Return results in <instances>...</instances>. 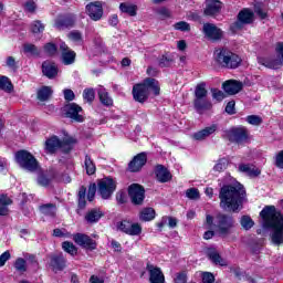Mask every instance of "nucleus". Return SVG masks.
<instances>
[{
    "instance_id": "423d86ee",
    "label": "nucleus",
    "mask_w": 283,
    "mask_h": 283,
    "mask_svg": "<svg viewBox=\"0 0 283 283\" xmlns=\"http://www.w3.org/2000/svg\"><path fill=\"white\" fill-rule=\"evenodd\" d=\"M15 161L22 169L34 174V171H39V160L32 156V154L28 150H19L15 153Z\"/></svg>"
},
{
    "instance_id": "cd10ccee",
    "label": "nucleus",
    "mask_w": 283,
    "mask_h": 283,
    "mask_svg": "<svg viewBox=\"0 0 283 283\" xmlns=\"http://www.w3.org/2000/svg\"><path fill=\"white\" fill-rule=\"evenodd\" d=\"M65 256L63 254H56L51 256V263L53 271H63L65 269Z\"/></svg>"
},
{
    "instance_id": "338daca9",
    "label": "nucleus",
    "mask_w": 283,
    "mask_h": 283,
    "mask_svg": "<svg viewBox=\"0 0 283 283\" xmlns=\"http://www.w3.org/2000/svg\"><path fill=\"white\" fill-rule=\"evenodd\" d=\"M63 94H64L65 101H74V98H75L74 91H72L70 88L64 90Z\"/></svg>"
},
{
    "instance_id": "9d476101",
    "label": "nucleus",
    "mask_w": 283,
    "mask_h": 283,
    "mask_svg": "<svg viewBox=\"0 0 283 283\" xmlns=\"http://www.w3.org/2000/svg\"><path fill=\"white\" fill-rule=\"evenodd\" d=\"M73 240L75 244L82 247V249H86V251H96V247L98 245L95 240L84 233L74 234Z\"/></svg>"
},
{
    "instance_id": "a19ab883",
    "label": "nucleus",
    "mask_w": 283,
    "mask_h": 283,
    "mask_svg": "<svg viewBox=\"0 0 283 283\" xmlns=\"http://www.w3.org/2000/svg\"><path fill=\"white\" fill-rule=\"evenodd\" d=\"M240 224L242 229H244V231H250V229H253L255 222L253 221V219H251V217L242 216L240 219Z\"/></svg>"
},
{
    "instance_id": "864d4df0",
    "label": "nucleus",
    "mask_w": 283,
    "mask_h": 283,
    "mask_svg": "<svg viewBox=\"0 0 283 283\" xmlns=\"http://www.w3.org/2000/svg\"><path fill=\"white\" fill-rule=\"evenodd\" d=\"M210 92L212 94V98L218 103L224 101V93L222 91L218 88H211Z\"/></svg>"
},
{
    "instance_id": "412c9836",
    "label": "nucleus",
    "mask_w": 283,
    "mask_h": 283,
    "mask_svg": "<svg viewBox=\"0 0 283 283\" xmlns=\"http://www.w3.org/2000/svg\"><path fill=\"white\" fill-rule=\"evenodd\" d=\"M220 10H222V2L219 0H208L203 14L206 17H216V14H220Z\"/></svg>"
},
{
    "instance_id": "4be33fe9",
    "label": "nucleus",
    "mask_w": 283,
    "mask_h": 283,
    "mask_svg": "<svg viewBox=\"0 0 283 283\" xmlns=\"http://www.w3.org/2000/svg\"><path fill=\"white\" fill-rule=\"evenodd\" d=\"M42 74L46 76V78H56L59 75V66L52 61H44L42 63Z\"/></svg>"
},
{
    "instance_id": "a18cd8bd",
    "label": "nucleus",
    "mask_w": 283,
    "mask_h": 283,
    "mask_svg": "<svg viewBox=\"0 0 283 283\" xmlns=\"http://www.w3.org/2000/svg\"><path fill=\"white\" fill-rule=\"evenodd\" d=\"M227 167H229V160L227 158H221L214 165L213 171H217L218 174H220L224 171Z\"/></svg>"
},
{
    "instance_id": "5701e85b",
    "label": "nucleus",
    "mask_w": 283,
    "mask_h": 283,
    "mask_svg": "<svg viewBox=\"0 0 283 283\" xmlns=\"http://www.w3.org/2000/svg\"><path fill=\"white\" fill-rule=\"evenodd\" d=\"M222 87L226 94L233 96L234 94H239V92H242L243 85L239 81L230 80L223 83Z\"/></svg>"
},
{
    "instance_id": "79ce46f5",
    "label": "nucleus",
    "mask_w": 283,
    "mask_h": 283,
    "mask_svg": "<svg viewBox=\"0 0 283 283\" xmlns=\"http://www.w3.org/2000/svg\"><path fill=\"white\" fill-rule=\"evenodd\" d=\"M62 249L70 255H76V253H78V249H76V245H74V243L70 241H64L62 243Z\"/></svg>"
},
{
    "instance_id": "c756f323",
    "label": "nucleus",
    "mask_w": 283,
    "mask_h": 283,
    "mask_svg": "<svg viewBox=\"0 0 283 283\" xmlns=\"http://www.w3.org/2000/svg\"><path fill=\"white\" fill-rule=\"evenodd\" d=\"M97 94L102 105H105L106 107H111V105H114V99H112L109 93H107V90H105V87L99 86L97 88Z\"/></svg>"
},
{
    "instance_id": "de8ad7c7",
    "label": "nucleus",
    "mask_w": 283,
    "mask_h": 283,
    "mask_svg": "<svg viewBox=\"0 0 283 283\" xmlns=\"http://www.w3.org/2000/svg\"><path fill=\"white\" fill-rule=\"evenodd\" d=\"M186 197H188L189 200H199L200 199V191L198 188H190L186 190Z\"/></svg>"
},
{
    "instance_id": "473e14b6",
    "label": "nucleus",
    "mask_w": 283,
    "mask_h": 283,
    "mask_svg": "<svg viewBox=\"0 0 283 283\" xmlns=\"http://www.w3.org/2000/svg\"><path fill=\"white\" fill-rule=\"evenodd\" d=\"M103 216V212L98 209H92L91 211H88L85 216V220L86 222H88L90 224H94L96 222H98V220H101V217Z\"/></svg>"
},
{
    "instance_id": "aec40b11",
    "label": "nucleus",
    "mask_w": 283,
    "mask_h": 283,
    "mask_svg": "<svg viewBox=\"0 0 283 283\" xmlns=\"http://www.w3.org/2000/svg\"><path fill=\"white\" fill-rule=\"evenodd\" d=\"M146 269L149 273L150 283H165V274H163V270H160V268L147 264Z\"/></svg>"
},
{
    "instance_id": "b1692460",
    "label": "nucleus",
    "mask_w": 283,
    "mask_h": 283,
    "mask_svg": "<svg viewBox=\"0 0 283 283\" xmlns=\"http://www.w3.org/2000/svg\"><path fill=\"white\" fill-rule=\"evenodd\" d=\"M155 176L158 182L165 184L171 180V172L164 165H157L155 167Z\"/></svg>"
},
{
    "instance_id": "f704fd0d",
    "label": "nucleus",
    "mask_w": 283,
    "mask_h": 283,
    "mask_svg": "<svg viewBox=\"0 0 283 283\" xmlns=\"http://www.w3.org/2000/svg\"><path fill=\"white\" fill-rule=\"evenodd\" d=\"M209 92L207 91V83L201 82L195 88V98H207Z\"/></svg>"
},
{
    "instance_id": "4468645a",
    "label": "nucleus",
    "mask_w": 283,
    "mask_h": 283,
    "mask_svg": "<svg viewBox=\"0 0 283 283\" xmlns=\"http://www.w3.org/2000/svg\"><path fill=\"white\" fill-rule=\"evenodd\" d=\"M228 138L231 143L242 145L249 140V133L247 132V128H232L228 132Z\"/></svg>"
},
{
    "instance_id": "393cba45",
    "label": "nucleus",
    "mask_w": 283,
    "mask_h": 283,
    "mask_svg": "<svg viewBox=\"0 0 283 283\" xmlns=\"http://www.w3.org/2000/svg\"><path fill=\"white\" fill-rule=\"evenodd\" d=\"M76 21V18L74 15H60L55 20V28L56 30H65V28H72Z\"/></svg>"
},
{
    "instance_id": "3c124183",
    "label": "nucleus",
    "mask_w": 283,
    "mask_h": 283,
    "mask_svg": "<svg viewBox=\"0 0 283 283\" xmlns=\"http://www.w3.org/2000/svg\"><path fill=\"white\" fill-rule=\"evenodd\" d=\"M174 63V59L167 56V55H161L158 60V65L159 67H169Z\"/></svg>"
},
{
    "instance_id": "774afa93",
    "label": "nucleus",
    "mask_w": 283,
    "mask_h": 283,
    "mask_svg": "<svg viewBox=\"0 0 283 283\" xmlns=\"http://www.w3.org/2000/svg\"><path fill=\"white\" fill-rule=\"evenodd\" d=\"M275 165H276V167H279V169H283V150H281L277 154Z\"/></svg>"
},
{
    "instance_id": "6ab92c4d",
    "label": "nucleus",
    "mask_w": 283,
    "mask_h": 283,
    "mask_svg": "<svg viewBox=\"0 0 283 283\" xmlns=\"http://www.w3.org/2000/svg\"><path fill=\"white\" fill-rule=\"evenodd\" d=\"M60 50L62 52V63L64 65H72L76 61V52L72 51L65 42L60 44Z\"/></svg>"
},
{
    "instance_id": "a211bd4d",
    "label": "nucleus",
    "mask_w": 283,
    "mask_h": 283,
    "mask_svg": "<svg viewBox=\"0 0 283 283\" xmlns=\"http://www.w3.org/2000/svg\"><path fill=\"white\" fill-rule=\"evenodd\" d=\"M147 165V154L140 153L136 155L133 160L128 164V170H130L133 174H136V171H139Z\"/></svg>"
},
{
    "instance_id": "7c9ffc66",
    "label": "nucleus",
    "mask_w": 283,
    "mask_h": 283,
    "mask_svg": "<svg viewBox=\"0 0 283 283\" xmlns=\"http://www.w3.org/2000/svg\"><path fill=\"white\" fill-rule=\"evenodd\" d=\"M40 213L42 216H49V218H54L56 216V205L54 203H46V205H41L39 207Z\"/></svg>"
},
{
    "instance_id": "7ed1b4c3",
    "label": "nucleus",
    "mask_w": 283,
    "mask_h": 283,
    "mask_svg": "<svg viewBox=\"0 0 283 283\" xmlns=\"http://www.w3.org/2000/svg\"><path fill=\"white\" fill-rule=\"evenodd\" d=\"M205 224L208 229H213L221 238H227L231 235V230L235 227V219L231 214L219 212L214 217L207 214Z\"/></svg>"
},
{
    "instance_id": "f03ea898",
    "label": "nucleus",
    "mask_w": 283,
    "mask_h": 283,
    "mask_svg": "<svg viewBox=\"0 0 283 283\" xmlns=\"http://www.w3.org/2000/svg\"><path fill=\"white\" fill-rule=\"evenodd\" d=\"M245 193L241 185H224L219 191L220 207L223 211H240Z\"/></svg>"
},
{
    "instance_id": "e433bc0d",
    "label": "nucleus",
    "mask_w": 283,
    "mask_h": 283,
    "mask_svg": "<svg viewBox=\"0 0 283 283\" xmlns=\"http://www.w3.org/2000/svg\"><path fill=\"white\" fill-rule=\"evenodd\" d=\"M23 52L24 54H30L31 56H40L41 50L32 43H25L23 44Z\"/></svg>"
},
{
    "instance_id": "0eeeda50",
    "label": "nucleus",
    "mask_w": 283,
    "mask_h": 283,
    "mask_svg": "<svg viewBox=\"0 0 283 283\" xmlns=\"http://www.w3.org/2000/svg\"><path fill=\"white\" fill-rule=\"evenodd\" d=\"M76 142L74 138H65L63 142L57 136H52L44 143V149L46 154H56L61 147H67V150L72 149V145Z\"/></svg>"
},
{
    "instance_id": "bf43d9fd",
    "label": "nucleus",
    "mask_w": 283,
    "mask_h": 283,
    "mask_svg": "<svg viewBox=\"0 0 283 283\" xmlns=\"http://www.w3.org/2000/svg\"><path fill=\"white\" fill-rule=\"evenodd\" d=\"M25 259V262L28 263V264H31V266H38L39 265V261L36 260V256L35 255H33V254H27L25 256H24Z\"/></svg>"
},
{
    "instance_id": "39448f33",
    "label": "nucleus",
    "mask_w": 283,
    "mask_h": 283,
    "mask_svg": "<svg viewBox=\"0 0 283 283\" xmlns=\"http://www.w3.org/2000/svg\"><path fill=\"white\" fill-rule=\"evenodd\" d=\"M213 59L217 65L227 67L228 70H235L240 67V63H242L240 55L224 48L214 50Z\"/></svg>"
},
{
    "instance_id": "f3484780",
    "label": "nucleus",
    "mask_w": 283,
    "mask_h": 283,
    "mask_svg": "<svg viewBox=\"0 0 283 283\" xmlns=\"http://www.w3.org/2000/svg\"><path fill=\"white\" fill-rule=\"evenodd\" d=\"M203 34L210 41H220L222 39V30L217 28L213 23H205L203 24Z\"/></svg>"
},
{
    "instance_id": "a878e982",
    "label": "nucleus",
    "mask_w": 283,
    "mask_h": 283,
    "mask_svg": "<svg viewBox=\"0 0 283 283\" xmlns=\"http://www.w3.org/2000/svg\"><path fill=\"white\" fill-rule=\"evenodd\" d=\"M193 106L198 114H202L205 112H209V109L213 107V104L211 103V101L207 99V97H201L193 99Z\"/></svg>"
},
{
    "instance_id": "c03bdc74",
    "label": "nucleus",
    "mask_w": 283,
    "mask_h": 283,
    "mask_svg": "<svg viewBox=\"0 0 283 283\" xmlns=\"http://www.w3.org/2000/svg\"><path fill=\"white\" fill-rule=\"evenodd\" d=\"M67 36L73 43H76L77 45L83 44V33L80 31H71Z\"/></svg>"
},
{
    "instance_id": "37998d69",
    "label": "nucleus",
    "mask_w": 283,
    "mask_h": 283,
    "mask_svg": "<svg viewBox=\"0 0 283 283\" xmlns=\"http://www.w3.org/2000/svg\"><path fill=\"white\" fill-rule=\"evenodd\" d=\"M14 269L19 272V273H25V271H28V263L25 261V259L23 258H18L14 262Z\"/></svg>"
},
{
    "instance_id": "13d9d810",
    "label": "nucleus",
    "mask_w": 283,
    "mask_h": 283,
    "mask_svg": "<svg viewBox=\"0 0 283 283\" xmlns=\"http://www.w3.org/2000/svg\"><path fill=\"white\" fill-rule=\"evenodd\" d=\"M202 282L203 283H213L216 282V276L211 272H203L202 273Z\"/></svg>"
},
{
    "instance_id": "09e8293b",
    "label": "nucleus",
    "mask_w": 283,
    "mask_h": 283,
    "mask_svg": "<svg viewBox=\"0 0 283 283\" xmlns=\"http://www.w3.org/2000/svg\"><path fill=\"white\" fill-rule=\"evenodd\" d=\"M96 97V93L94 92V88H85L83 92V98L84 101H87V103L94 102V98Z\"/></svg>"
},
{
    "instance_id": "4d7b16f0",
    "label": "nucleus",
    "mask_w": 283,
    "mask_h": 283,
    "mask_svg": "<svg viewBox=\"0 0 283 283\" xmlns=\"http://www.w3.org/2000/svg\"><path fill=\"white\" fill-rule=\"evenodd\" d=\"M95 196H96V184H91L88 187V193H87L88 202H92Z\"/></svg>"
},
{
    "instance_id": "e2e57ef3",
    "label": "nucleus",
    "mask_w": 283,
    "mask_h": 283,
    "mask_svg": "<svg viewBox=\"0 0 283 283\" xmlns=\"http://www.w3.org/2000/svg\"><path fill=\"white\" fill-rule=\"evenodd\" d=\"M157 13L159 14L160 19H169L171 17V12L167 8L158 9Z\"/></svg>"
},
{
    "instance_id": "9b49d317",
    "label": "nucleus",
    "mask_w": 283,
    "mask_h": 283,
    "mask_svg": "<svg viewBox=\"0 0 283 283\" xmlns=\"http://www.w3.org/2000/svg\"><path fill=\"white\" fill-rule=\"evenodd\" d=\"M128 196L133 205H143L145 202V188L138 184L128 187Z\"/></svg>"
},
{
    "instance_id": "603ef678",
    "label": "nucleus",
    "mask_w": 283,
    "mask_h": 283,
    "mask_svg": "<svg viewBox=\"0 0 283 283\" xmlns=\"http://www.w3.org/2000/svg\"><path fill=\"white\" fill-rule=\"evenodd\" d=\"M44 52L49 55V56H54V54H56L57 49H56V44L49 42L44 45Z\"/></svg>"
},
{
    "instance_id": "680f3d73",
    "label": "nucleus",
    "mask_w": 283,
    "mask_h": 283,
    "mask_svg": "<svg viewBox=\"0 0 283 283\" xmlns=\"http://www.w3.org/2000/svg\"><path fill=\"white\" fill-rule=\"evenodd\" d=\"M116 200L118 205H125L127 202V195L124 191H119L116 193Z\"/></svg>"
},
{
    "instance_id": "4c0bfd02",
    "label": "nucleus",
    "mask_w": 283,
    "mask_h": 283,
    "mask_svg": "<svg viewBox=\"0 0 283 283\" xmlns=\"http://www.w3.org/2000/svg\"><path fill=\"white\" fill-rule=\"evenodd\" d=\"M208 258L211 260V262H213V264H219V266H227L224 259H222V256H220V254L213 250L208 253Z\"/></svg>"
},
{
    "instance_id": "58836bf2",
    "label": "nucleus",
    "mask_w": 283,
    "mask_h": 283,
    "mask_svg": "<svg viewBox=\"0 0 283 283\" xmlns=\"http://www.w3.org/2000/svg\"><path fill=\"white\" fill-rule=\"evenodd\" d=\"M32 34H42L45 31V24L41 20H34L30 25Z\"/></svg>"
},
{
    "instance_id": "5fc2aeb1",
    "label": "nucleus",
    "mask_w": 283,
    "mask_h": 283,
    "mask_svg": "<svg viewBox=\"0 0 283 283\" xmlns=\"http://www.w3.org/2000/svg\"><path fill=\"white\" fill-rule=\"evenodd\" d=\"M174 28L175 30H179L180 32H189V30H191V27L189 25V23L185 21L177 22L174 25Z\"/></svg>"
},
{
    "instance_id": "f8f14e48",
    "label": "nucleus",
    "mask_w": 283,
    "mask_h": 283,
    "mask_svg": "<svg viewBox=\"0 0 283 283\" xmlns=\"http://www.w3.org/2000/svg\"><path fill=\"white\" fill-rule=\"evenodd\" d=\"M118 231L126 233L127 235H140L143 228L138 223H133L128 220L117 222Z\"/></svg>"
},
{
    "instance_id": "6e6552de",
    "label": "nucleus",
    "mask_w": 283,
    "mask_h": 283,
    "mask_svg": "<svg viewBox=\"0 0 283 283\" xmlns=\"http://www.w3.org/2000/svg\"><path fill=\"white\" fill-rule=\"evenodd\" d=\"M115 191L116 181H114V179L106 177L98 181L97 192L101 195V198H103V200H109Z\"/></svg>"
},
{
    "instance_id": "6e6d98bb",
    "label": "nucleus",
    "mask_w": 283,
    "mask_h": 283,
    "mask_svg": "<svg viewBox=\"0 0 283 283\" xmlns=\"http://www.w3.org/2000/svg\"><path fill=\"white\" fill-rule=\"evenodd\" d=\"M247 122L250 124V125H262V117L258 116V115H249L247 117Z\"/></svg>"
},
{
    "instance_id": "dca6fc26",
    "label": "nucleus",
    "mask_w": 283,
    "mask_h": 283,
    "mask_svg": "<svg viewBox=\"0 0 283 283\" xmlns=\"http://www.w3.org/2000/svg\"><path fill=\"white\" fill-rule=\"evenodd\" d=\"M86 11L93 21H101V19H103V4L101 1L88 3L86 6Z\"/></svg>"
},
{
    "instance_id": "c85d7f7f",
    "label": "nucleus",
    "mask_w": 283,
    "mask_h": 283,
    "mask_svg": "<svg viewBox=\"0 0 283 283\" xmlns=\"http://www.w3.org/2000/svg\"><path fill=\"white\" fill-rule=\"evenodd\" d=\"M239 171H241V174H245V176H250V178H255V177L260 176V174H261L260 169H258V168H255V166L249 165V164L240 165Z\"/></svg>"
},
{
    "instance_id": "2eb2a0df",
    "label": "nucleus",
    "mask_w": 283,
    "mask_h": 283,
    "mask_svg": "<svg viewBox=\"0 0 283 283\" xmlns=\"http://www.w3.org/2000/svg\"><path fill=\"white\" fill-rule=\"evenodd\" d=\"M249 23H253V13L249 9H244L239 12L238 21L233 23L232 28L234 30H242L244 25H249Z\"/></svg>"
},
{
    "instance_id": "052dcab7",
    "label": "nucleus",
    "mask_w": 283,
    "mask_h": 283,
    "mask_svg": "<svg viewBox=\"0 0 283 283\" xmlns=\"http://www.w3.org/2000/svg\"><path fill=\"white\" fill-rule=\"evenodd\" d=\"M25 12H34L36 10V3L32 0H29L24 3Z\"/></svg>"
},
{
    "instance_id": "c9c22d12",
    "label": "nucleus",
    "mask_w": 283,
    "mask_h": 283,
    "mask_svg": "<svg viewBox=\"0 0 283 283\" xmlns=\"http://www.w3.org/2000/svg\"><path fill=\"white\" fill-rule=\"evenodd\" d=\"M120 12H124L125 14H129V17H136V6L132 4L129 2H122L119 4Z\"/></svg>"
},
{
    "instance_id": "f257e3e1",
    "label": "nucleus",
    "mask_w": 283,
    "mask_h": 283,
    "mask_svg": "<svg viewBox=\"0 0 283 283\" xmlns=\"http://www.w3.org/2000/svg\"><path fill=\"white\" fill-rule=\"evenodd\" d=\"M263 229H272L273 244H283V214L274 206H266L260 212Z\"/></svg>"
},
{
    "instance_id": "bb28decb",
    "label": "nucleus",
    "mask_w": 283,
    "mask_h": 283,
    "mask_svg": "<svg viewBox=\"0 0 283 283\" xmlns=\"http://www.w3.org/2000/svg\"><path fill=\"white\" fill-rule=\"evenodd\" d=\"M218 129V125L213 124L211 126H208L197 133H195L192 135V138L195 140H206V138H209V136H211V134H216Z\"/></svg>"
},
{
    "instance_id": "8fccbe9b",
    "label": "nucleus",
    "mask_w": 283,
    "mask_h": 283,
    "mask_svg": "<svg viewBox=\"0 0 283 283\" xmlns=\"http://www.w3.org/2000/svg\"><path fill=\"white\" fill-rule=\"evenodd\" d=\"M254 12L258 14L260 19H265L266 18V9H264L263 3H256L254 4Z\"/></svg>"
},
{
    "instance_id": "2f4dec72",
    "label": "nucleus",
    "mask_w": 283,
    "mask_h": 283,
    "mask_svg": "<svg viewBox=\"0 0 283 283\" xmlns=\"http://www.w3.org/2000/svg\"><path fill=\"white\" fill-rule=\"evenodd\" d=\"M84 168L86 169L87 176H94L96 174V164H94L92 156L85 155Z\"/></svg>"
},
{
    "instance_id": "0e129e2a",
    "label": "nucleus",
    "mask_w": 283,
    "mask_h": 283,
    "mask_svg": "<svg viewBox=\"0 0 283 283\" xmlns=\"http://www.w3.org/2000/svg\"><path fill=\"white\" fill-rule=\"evenodd\" d=\"M11 255H10V251H6L0 255V266H6V262H8V260H10Z\"/></svg>"
},
{
    "instance_id": "72a5a7b5",
    "label": "nucleus",
    "mask_w": 283,
    "mask_h": 283,
    "mask_svg": "<svg viewBox=\"0 0 283 283\" xmlns=\"http://www.w3.org/2000/svg\"><path fill=\"white\" fill-rule=\"evenodd\" d=\"M156 218V210L154 208H144L139 213V219L144 222H150Z\"/></svg>"
},
{
    "instance_id": "1a4fd4ad",
    "label": "nucleus",
    "mask_w": 283,
    "mask_h": 283,
    "mask_svg": "<svg viewBox=\"0 0 283 283\" xmlns=\"http://www.w3.org/2000/svg\"><path fill=\"white\" fill-rule=\"evenodd\" d=\"M275 50L279 59L259 60V63L270 70H277L280 65H283V42H279Z\"/></svg>"
},
{
    "instance_id": "69168bd1",
    "label": "nucleus",
    "mask_w": 283,
    "mask_h": 283,
    "mask_svg": "<svg viewBox=\"0 0 283 283\" xmlns=\"http://www.w3.org/2000/svg\"><path fill=\"white\" fill-rule=\"evenodd\" d=\"M175 283H187V273L180 272L175 277Z\"/></svg>"
},
{
    "instance_id": "49530a36",
    "label": "nucleus",
    "mask_w": 283,
    "mask_h": 283,
    "mask_svg": "<svg viewBox=\"0 0 283 283\" xmlns=\"http://www.w3.org/2000/svg\"><path fill=\"white\" fill-rule=\"evenodd\" d=\"M0 90H3V92H12L13 86L12 82L6 76L0 77Z\"/></svg>"
},
{
    "instance_id": "ea45409f",
    "label": "nucleus",
    "mask_w": 283,
    "mask_h": 283,
    "mask_svg": "<svg viewBox=\"0 0 283 283\" xmlns=\"http://www.w3.org/2000/svg\"><path fill=\"white\" fill-rule=\"evenodd\" d=\"M52 96V87L50 86H43L38 91V99L45 102Z\"/></svg>"
},
{
    "instance_id": "ddd939ff",
    "label": "nucleus",
    "mask_w": 283,
    "mask_h": 283,
    "mask_svg": "<svg viewBox=\"0 0 283 283\" xmlns=\"http://www.w3.org/2000/svg\"><path fill=\"white\" fill-rule=\"evenodd\" d=\"M64 112L66 114V118H71L75 123H83L85 118L81 115L83 108L76 103H70L64 107Z\"/></svg>"
},
{
    "instance_id": "20e7f679",
    "label": "nucleus",
    "mask_w": 283,
    "mask_h": 283,
    "mask_svg": "<svg viewBox=\"0 0 283 283\" xmlns=\"http://www.w3.org/2000/svg\"><path fill=\"white\" fill-rule=\"evenodd\" d=\"M154 96L160 95V84L156 78L147 77L140 84H135L133 86V97L137 103H145L149 98V94Z\"/></svg>"
}]
</instances>
